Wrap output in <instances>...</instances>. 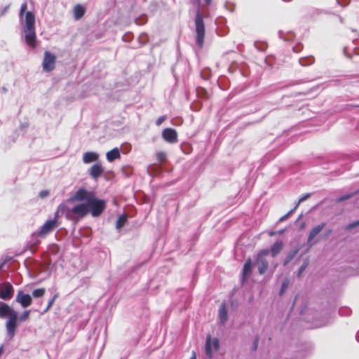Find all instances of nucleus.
Segmentation results:
<instances>
[{"label": "nucleus", "instance_id": "31", "mask_svg": "<svg viewBox=\"0 0 359 359\" xmlns=\"http://www.w3.org/2000/svg\"><path fill=\"white\" fill-rule=\"evenodd\" d=\"M308 266V262H304V263L302 265V266L299 268L298 271V276L299 277L301 274L303 273V271L306 269V268Z\"/></svg>", "mask_w": 359, "mask_h": 359}, {"label": "nucleus", "instance_id": "14", "mask_svg": "<svg viewBox=\"0 0 359 359\" xmlns=\"http://www.w3.org/2000/svg\"><path fill=\"white\" fill-rule=\"evenodd\" d=\"M88 172L91 177L97 179L104 172V168L100 163H96L89 169Z\"/></svg>", "mask_w": 359, "mask_h": 359}, {"label": "nucleus", "instance_id": "7", "mask_svg": "<svg viewBox=\"0 0 359 359\" xmlns=\"http://www.w3.org/2000/svg\"><path fill=\"white\" fill-rule=\"evenodd\" d=\"M219 348V342L217 338H211L208 334L206 337L205 351L207 358L212 359L213 356V351H217Z\"/></svg>", "mask_w": 359, "mask_h": 359}, {"label": "nucleus", "instance_id": "37", "mask_svg": "<svg viewBox=\"0 0 359 359\" xmlns=\"http://www.w3.org/2000/svg\"><path fill=\"white\" fill-rule=\"evenodd\" d=\"M294 255H290V256H288L287 258H286V260L284 262V265H286L293 257Z\"/></svg>", "mask_w": 359, "mask_h": 359}, {"label": "nucleus", "instance_id": "19", "mask_svg": "<svg viewBox=\"0 0 359 359\" xmlns=\"http://www.w3.org/2000/svg\"><path fill=\"white\" fill-rule=\"evenodd\" d=\"M86 9L81 4H77L74 8V16L76 20L81 19L85 14Z\"/></svg>", "mask_w": 359, "mask_h": 359}, {"label": "nucleus", "instance_id": "26", "mask_svg": "<svg viewBox=\"0 0 359 359\" xmlns=\"http://www.w3.org/2000/svg\"><path fill=\"white\" fill-rule=\"evenodd\" d=\"M289 284H290L289 279H285L283 282L282 285H281V288H280V295H282L285 292V291L287 288Z\"/></svg>", "mask_w": 359, "mask_h": 359}, {"label": "nucleus", "instance_id": "6", "mask_svg": "<svg viewBox=\"0 0 359 359\" xmlns=\"http://www.w3.org/2000/svg\"><path fill=\"white\" fill-rule=\"evenodd\" d=\"M269 254V250H262L257 253L255 264L257 266L259 273L262 275L266 273L269 268V262L266 257Z\"/></svg>", "mask_w": 359, "mask_h": 359}, {"label": "nucleus", "instance_id": "32", "mask_svg": "<svg viewBox=\"0 0 359 359\" xmlns=\"http://www.w3.org/2000/svg\"><path fill=\"white\" fill-rule=\"evenodd\" d=\"M309 196H310V194H305V195L302 196L299 198V200L298 203H297L296 207H297V206L299 205V203H300L301 202H302V201H304V200H306V199H307L308 198H309Z\"/></svg>", "mask_w": 359, "mask_h": 359}, {"label": "nucleus", "instance_id": "35", "mask_svg": "<svg viewBox=\"0 0 359 359\" xmlns=\"http://www.w3.org/2000/svg\"><path fill=\"white\" fill-rule=\"evenodd\" d=\"M49 195V191H46V190H44V191H41L40 193H39V196L41 198H45L46 196H48Z\"/></svg>", "mask_w": 359, "mask_h": 359}, {"label": "nucleus", "instance_id": "41", "mask_svg": "<svg viewBox=\"0 0 359 359\" xmlns=\"http://www.w3.org/2000/svg\"><path fill=\"white\" fill-rule=\"evenodd\" d=\"M275 234H276V232H273V231H272V232H270V233H269V235H270L271 236H274Z\"/></svg>", "mask_w": 359, "mask_h": 359}, {"label": "nucleus", "instance_id": "33", "mask_svg": "<svg viewBox=\"0 0 359 359\" xmlns=\"http://www.w3.org/2000/svg\"><path fill=\"white\" fill-rule=\"evenodd\" d=\"M165 120V116H160L156 121V124L157 126H160L163 123V122Z\"/></svg>", "mask_w": 359, "mask_h": 359}, {"label": "nucleus", "instance_id": "38", "mask_svg": "<svg viewBox=\"0 0 359 359\" xmlns=\"http://www.w3.org/2000/svg\"><path fill=\"white\" fill-rule=\"evenodd\" d=\"M190 359H196V354L194 351H193L192 355L190 358Z\"/></svg>", "mask_w": 359, "mask_h": 359}, {"label": "nucleus", "instance_id": "12", "mask_svg": "<svg viewBox=\"0 0 359 359\" xmlns=\"http://www.w3.org/2000/svg\"><path fill=\"white\" fill-rule=\"evenodd\" d=\"M163 140L169 143H176L177 142V131L171 128H166L162 132Z\"/></svg>", "mask_w": 359, "mask_h": 359}, {"label": "nucleus", "instance_id": "36", "mask_svg": "<svg viewBox=\"0 0 359 359\" xmlns=\"http://www.w3.org/2000/svg\"><path fill=\"white\" fill-rule=\"evenodd\" d=\"M257 345H258V338H256L254 341L252 350L255 351L257 348Z\"/></svg>", "mask_w": 359, "mask_h": 359}, {"label": "nucleus", "instance_id": "22", "mask_svg": "<svg viewBox=\"0 0 359 359\" xmlns=\"http://www.w3.org/2000/svg\"><path fill=\"white\" fill-rule=\"evenodd\" d=\"M156 158L158 163H165L167 161V154L164 151H158L156 154Z\"/></svg>", "mask_w": 359, "mask_h": 359}, {"label": "nucleus", "instance_id": "29", "mask_svg": "<svg viewBox=\"0 0 359 359\" xmlns=\"http://www.w3.org/2000/svg\"><path fill=\"white\" fill-rule=\"evenodd\" d=\"M359 225V219L348 224L346 227V230H351L356 226H358Z\"/></svg>", "mask_w": 359, "mask_h": 359}, {"label": "nucleus", "instance_id": "39", "mask_svg": "<svg viewBox=\"0 0 359 359\" xmlns=\"http://www.w3.org/2000/svg\"><path fill=\"white\" fill-rule=\"evenodd\" d=\"M3 350H4V346H3V345H1V346H0V355L2 354Z\"/></svg>", "mask_w": 359, "mask_h": 359}, {"label": "nucleus", "instance_id": "5", "mask_svg": "<svg viewBox=\"0 0 359 359\" xmlns=\"http://www.w3.org/2000/svg\"><path fill=\"white\" fill-rule=\"evenodd\" d=\"M195 25H196V43L199 47H202L204 43L205 38V24L203 22V17L198 11L196 14L195 18Z\"/></svg>", "mask_w": 359, "mask_h": 359}, {"label": "nucleus", "instance_id": "28", "mask_svg": "<svg viewBox=\"0 0 359 359\" xmlns=\"http://www.w3.org/2000/svg\"><path fill=\"white\" fill-rule=\"evenodd\" d=\"M27 8V3H23L20 6V13H19L20 17H22L23 15V14L26 11Z\"/></svg>", "mask_w": 359, "mask_h": 359}, {"label": "nucleus", "instance_id": "8", "mask_svg": "<svg viewBox=\"0 0 359 359\" xmlns=\"http://www.w3.org/2000/svg\"><path fill=\"white\" fill-rule=\"evenodd\" d=\"M56 57L49 51L44 53V57L42 62L43 71L46 72H52L55 67Z\"/></svg>", "mask_w": 359, "mask_h": 359}, {"label": "nucleus", "instance_id": "2", "mask_svg": "<svg viewBox=\"0 0 359 359\" xmlns=\"http://www.w3.org/2000/svg\"><path fill=\"white\" fill-rule=\"evenodd\" d=\"M8 318L6 328L8 336L13 338L18 327V313L8 304L0 302V318Z\"/></svg>", "mask_w": 359, "mask_h": 359}, {"label": "nucleus", "instance_id": "21", "mask_svg": "<svg viewBox=\"0 0 359 359\" xmlns=\"http://www.w3.org/2000/svg\"><path fill=\"white\" fill-rule=\"evenodd\" d=\"M127 222V217L126 215H123L121 216H120L117 220H116V229H121L122 228L126 223Z\"/></svg>", "mask_w": 359, "mask_h": 359}, {"label": "nucleus", "instance_id": "18", "mask_svg": "<svg viewBox=\"0 0 359 359\" xmlns=\"http://www.w3.org/2000/svg\"><path fill=\"white\" fill-rule=\"evenodd\" d=\"M107 159L109 162H112L116 159H118L121 158V154L119 149L118 148H114L109 151H108L106 154Z\"/></svg>", "mask_w": 359, "mask_h": 359}, {"label": "nucleus", "instance_id": "23", "mask_svg": "<svg viewBox=\"0 0 359 359\" xmlns=\"http://www.w3.org/2000/svg\"><path fill=\"white\" fill-rule=\"evenodd\" d=\"M45 292L44 288L35 289L32 291V296L35 298L42 297L45 294Z\"/></svg>", "mask_w": 359, "mask_h": 359}, {"label": "nucleus", "instance_id": "4", "mask_svg": "<svg viewBox=\"0 0 359 359\" xmlns=\"http://www.w3.org/2000/svg\"><path fill=\"white\" fill-rule=\"evenodd\" d=\"M25 40L32 48L36 47V36L35 32V15L31 11L25 13V25L24 27Z\"/></svg>", "mask_w": 359, "mask_h": 359}, {"label": "nucleus", "instance_id": "13", "mask_svg": "<svg viewBox=\"0 0 359 359\" xmlns=\"http://www.w3.org/2000/svg\"><path fill=\"white\" fill-rule=\"evenodd\" d=\"M326 224L325 223H321L320 224H318L316 226H314L310 231L308 239H307V243L310 245H313L314 243H313V238L318 235L322 230L325 227Z\"/></svg>", "mask_w": 359, "mask_h": 359}, {"label": "nucleus", "instance_id": "10", "mask_svg": "<svg viewBox=\"0 0 359 359\" xmlns=\"http://www.w3.org/2000/svg\"><path fill=\"white\" fill-rule=\"evenodd\" d=\"M60 223H56V220H47L39 231L38 236L42 238L46 236L48 234L51 233L54 229L58 227Z\"/></svg>", "mask_w": 359, "mask_h": 359}, {"label": "nucleus", "instance_id": "15", "mask_svg": "<svg viewBox=\"0 0 359 359\" xmlns=\"http://www.w3.org/2000/svg\"><path fill=\"white\" fill-rule=\"evenodd\" d=\"M99 158V155L93 151H87L83 154V161L85 163H90L96 161Z\"/></svg>", "mask_w": 359, "mask_h": 359}, {"label": "nucleus", "instance_id": "30", "mask_svg": "<svg viewBox=\"0 0 359 359\" xmlns=\"http://www.w3.org/2000/svg\"><path fill=\"white\" fill-rule=\"evenodd\" d=\"M61 215V211H59V207H57V209L55 212L54 218L52 220H56V223H60L58 220Z\"/></svg>", "mask_w": 359, "mask_h": 359}, {"label": "nucleus", "instance_id": "20", "mask_svg": "<svg viewBox=\"0 0 359 359\" xmlns=\"http://www.w3.org/2000/svg\"><path fill=\"white\" fill-rule=\"evenodd\" d=\"M283 244L281 241L276 242L271 248V255L274 257H276L283 249Z\"/></svg>", "mask_w": 359, "mask_h": 359}, {"label": "nucleus", "instance_id": "42", "mask_svg": "<svg viewBox=\"0 0 359 359\" xmlns=\"http://www.w3.org/2000/svg\"><path fill=\"white\" fill-rule=\"evenodd\" d=\"M3 266H4V263H2V264H0V270L1 269V268L3 267Z\"/></svg>", "mask_w": 359, "mask_h": 359}, {"label": "nucleus", "instance_id": "34", "mask_svg": "<svg viewBox=\"0 0 359 359\" xmlns=\"http://www.w3.org/2000/svg\"><path fill=\"white\" fill-rule=\"evenodd\" d=\"M293 212V210H291L290 211H289L287 214H285V215H283V217H281L280 218V221H284L285 219H287L288 217Z\"/></svg>", "mask_w": 359, "mask_h": 359}, {"label": "nucleus", "instance_id": "3", "mask_svg": "<svg viewBox=\"0 0 359 359\" xmlns=\"http://www.w3.org/2000/svg\"><path fill=\"white\" fill-rule=\"evenodd\" d=\"M58 207L59 211H61V215H64L68 220L77 221L87 215V208L82 203L72 208H69L65 203H61Z\"/></svg>", "mask_w": 359, "mask_h": 359}, {"label": "nucleus", "instance_id": "1", "mask_svg": "<svg viewBox=\"0 0 359 359\" xmlns=\"http://www.w3.org/2000/svg\"><path fill=\"white\" fill-rule=\"evenodd\" d=\"M87 208V214L90 212L93 217H99L106 207V202L104 200L97 198L95 193L88 191L84 188L79 189L75 194L70 197L68 202H83Z\"/></svg>", "mask_w": 359, "mask_h": 359}, {"label": "nucleus", "instance_id": "27", "mask_svg": "<svg viewBox=\"0 0 359 359\" xmlns=\"http://www.w3.org/2000/svg\"><path fill=\"white\" fill-rule=\"evenodd\" d=\"M56 298H57V295L55 294L51 298V299H50L46 309L44 310V312L48 311L52 307Z\"/></svg>", "mask_w": 359, "mask_h": 359}, {"label": "nucleus", "instance_id": "24", "mask_svg": "<svg viewBox=\"0 0 359 359\" xmlns=\"http://www.w3.org/2000/svg\"><path fill=\"white\" fill-rule=\"evenodd\" d=\"M359 194V189L357 190L356 191L353 192V193H351V194H346V195H344V196H341V197H339V198H337V202H341V201H346V200H348L351 198H352L353 196H354L355 195Z\"/></svg>", "mask_w": 359, "mask_h": 359}, {"label": "nucleus", "instance_id": "9", "mask_svg": "<svg viewBox=\"0 0 359 359\" xmlns=\"http://www.w3.org/2000/svg\"><path fill=\"white\" fill-rule=\"evenodd\" d=\"M14 294V287L8 282H4L0 284V299L9 300L13 298Z\"/></svg>", "mask_w": 359, "mask_h": 359}, {"label": "nucleus", "instance_id": "40", "mask_svg": "<svg viewBox=\"0 0 359 359\" xmlns=\"http://www.w3.org/2000/svg\"><path fill=\"white\" fill-rule=\"evenodd\" d=\"M207 4H210L212 0H204Z\"/></svg>", "mask_w": 359, "mask_h": 359}, {"label": "nucleus", "instance_id": "11", "mask_svg": "<svg viewBox=\"0 0 359 359\" xmlns=\"http://www.w3.org/2000/svg\"><path fill=\"white\" fill-rule=\"evenodd\" d=\"M15 302L22 308H27L32 304V298L30 294H25L22 290H19L16 295Z\"/></svg>", "mask_w": 359, "mask_h": 359}, {"label": "nucleus", "instance_id": "17", "mask_svg": "<svg viewBox=\"0 0 359 359\" xmlns=\"http://www.w3.org/2000/svg\"><path fill=\"white\" fill-rule=\"evenodd\" d=\"M219 317L222 324L225 323L228 320V315L226 311V305L225 302H223L219 310Z\"/></svg>", "mask_w": 359, "mask_h": 359}, {"label": "nucleus", "instance_id": "25", "mask_svg": "<svg viewBox=\"0 0 359 359\" xmlns=\"http://www.w3.org/2000/svg\"><path fill=\"white\" fill-rule=\"evenodd\" d=\"M29 316H30V311L25 310L20 316L18 320L20 322H24L29 318Z\"/></svg>", "mask_w": 359, "mask_h": 359}, {"label": "nucleus", "instance_id": "16", "mask_svg": "<svg viewBox=\"0 0 359 359\" xmlns=\"http://www.w3.org/2000/svg\"><path fill=\"white\" fill-rule=\"evenodd\" d=\"M252 266V259L250 257H249L245 263L244 264L243 269V281H245V280L248 278L249 274L251 272Z\"/></svg>", "mask_w": 359, "mask_h": 359}]
</instances>
